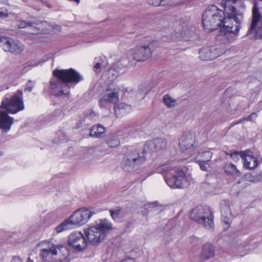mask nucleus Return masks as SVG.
Masks as SVG:
<instances>
[{"label": "nucleus", "mask_w": 262, "mask_h": 262, "mask_svg": "<svg viewBox=\"0 0 262 262\" xmlns=\"http://www.w3.org/2000/svg\"><path fill=\"white\" fill-rule=\"evenodd\" d=\"M224 10L216 6H208L203 12L202 22L206 32L212 31L220 28L218 38H226L229 42L234 40L241 29L244 15L242 9L245 6L241 0H223L222 1Z\"/></svg>", "instance_id": "obj_1"}, {"label": "nucleus", "mask_w": 262, "mask_h": 262, "mask_svg": "<svg viewBox=\"0 0 262 262\" xmlns=\"http://www.w3.org/2000/svg\"><path fill=\"white\" fill-rule=\"evenodd\" d=\"M53 77L49 82V89L55 96L65 97L70 93V83H77L82 80V76L74 69H56Z\"/></svg>", "instance_id": "obj_2"}, {"label": "nucleus", "mask_w": 262, "mask_h": 262, "mask_svg": "<svg viewBox=\"0 0 262 262\" xmlns=\"http://www.w3.org/2000/svg\"><path fill=\"white\" fill-rule=\"evenodd\" d=\"M157 171L164 174L167 184L171 188H183L187 183L186 175L183 170L170 165H163L157 168Z\"/></svg>", "instance_id": "obj_3"}, {"label": "nucleus", "mask_w": 262, "mask_h": 262, "mask_svg": "<svg viewBox=\"0 0 262 262\" xmlns=\"http://www.w3.org/2000/svg\"><path fill=\"white\" fill-rule=\"evenodd\" d=\"M39 254L43 262H69L70 260L69 251L61 245H52L49 248L42 249Z\"/></svg>", "instance_id": "obj_4"}, {"label": "nucleus", "mask_w": 262, "mask_h": 262, "mask_svg": "<svg viewBox=\"0 0 262 262\" xmlns=\"http://www.w3.org/2000/svg\"><path fill=\"white\" fill-rule=\"evenodd\" d=\"M112 229V224L106 219L101 220L96 226L84 230L88 241L93 244L100 243L106 235V232Z\"/></svg>", "instance_id": "obj_5"}, {"label": "nucleus", "mask_w": 262, "mask_h": 262, "mask_svg": "<svg viewBox=\"0 0 262 262\" xmlns=\"http://www.w3.org/2000/svg\"><path fill=\"white\" fill-rule=\"evenodd\" d=\"M146 152H144L143 148L142 152L133 149L128 150L124 154L121 162L122 169L127 172H130L137 169L146 160Z\"/></svg>", "instance_id": "obj_6"}, {"label": "nucleus", "mask_w": 262, "mask_h": 262, "mask_svg": "<svg viewBox=\"0 0 262 262\" xmlns=\"http://www.w3.org/2000/svg\"><path fill=\"white\" fill-rule=\"evenodd\" d=\"M191 220L203 225L208 229L213 228V214L208 206H198L193 209L190 214Z\"/></svg>", "instance_id": "obj_7"}, {"label": "nucleus", "mask_w": 262, "mask_h": 262, "mask_svg": "<svg viewBox=\"0 0 262 262\" xmlns=\"http://www.w3.org/2000/svg\"><path fill=\"white\" fill-rule=\"evenodd\" d=\"M22 96V91L18 90L11 98H6L3 100L0 108L7 110L10 114H15L23 110L24 105Z\"/></svg>", "instance_id": "obj_8"}, {"label": "nucleus", "mask_w": 262, "mask_h": 262, "mask_svg": "<svg viewBox=\"0 0 262 262\" xmlns=\"http://www.w3.org/2000/svg\"><path fill=\"white\" fill-rule=\"evenodd\" d=\"M118 89L113 85H108L105 89V94L99 99L101 108H110L112 104H115L119 101Z\"/></svg>", "instance_id": "obj_9"}, {"label": "nucleus", "mask_w": 262, "mask_h": 262, "mask_svg": "<svg viewBox=\"0 0 262 262\" xmlns=\"http://www.w3.org/2000/svg\"><path fill=\"white\" fill-rule=\"evenodd\" d=\"M96 211L94 208H81L76 210L70 217V222L72 225L81 226L88 222Z\"/></svg>", "instance_id": "obj_10"}, {"label": "nucleus", "mask_w": 262, "mask_h": 262, "mask_svg": "<svg viewBox=\"0 0 262 262\" xmlns=\"http://www.w3.org/2000/svg\"><path fill=\"white\" fill-rule=\"evenodd\" d=\"M0 46L6 51L14 54H19L24 50L23 45L18 40L0 36Z\"/></svg>", "instance_id": "obj_11"}, {"label": "nucleus", "mask_w": 262, "mask_h": 262, "mask_svg": "<svg viewBox=\"0 0 262 262\" xmlns=\"http://www.w3.org/2000/svg\"><path fill=\"white\" fill-rule=\"evenodd\" d=\"M69 245L77 251L84 250L87 246V241L83 234L80 232H73L68 238Z\"/></svg>", "instance_id": "obj_12"}, {"label": "nucleus", "mask_w": 262, "mask_h": 262, "mask_svg": "<svg viewBox=\"0 0 262 262\" xmlns=\"http://www.w3.org/2000/svg\"><path fill=\"white\" fill-rule=\"evenodd\" d=\"M249 151H242L241 158L243 160L244 167L249 169H254L262 162V158L254 156Z\"/></svg>", "instance_id": "obj_13"}, {"label": "nucleus", "mask_w": 262, "mask_h": 262, "mask_svg": "<svg viewBox=\"0 0 262 262\" xmlns=\"http://www.w3.org/2000/svg\"><path fill=\"white\" fill-rule=\"evenodd\" d=\"M167 146V142L163 138H156L147 141L143 147L144 152L146 153L164 150Z\"/></svg>", "instance_id": "obj_14"}, {"label": "nucleus", "mask_w": 262, "mask_h": 262, "mask_svg": "<svg viewBox=\"0 0 262 262\" xmlns=\"http://www.w3.org/2000/svg\"><path fill=\"white\" fill-rule=\"evenodd\" d=\"M223 53L220 49L215 46L205 47L199 51V57L202 60H213Z\"/></svg>", "instance_id": "obj_15"}, {"label": "nucleus", "mask_w": 262, "mask_h": 262, "mask_svg": "<svg viewBox=\"0 0 262 262\" xmlns=\"http://www.w3.org/2000/svg\"><path fill=\"white\" fill-rule=\"evenodd\" d=\"M141 46L136 47L132 52L134 59L136 62L144 61L151 56V51L150 46Z\"/></svg>", "instance_id": "obj_16"}, {"label": "nucleus", "mask_w": 262, "mask_h": 262, "mask_svg": "<svg viewBox=\"0 0 262 262\" xmlns=\"http://www.w3.org/2000/svg\"><path fill=\"white\" fill-rule=\"evenodd\" d=\"M232 205V203L228 200H223L220 203L222 220L223 222L228 226L231 223L232 216L231 208Z\"/></svg>", "instance_id": "obj_17"}, {"label": "nucleus", "mask_w": 262, "mask_h": 262, "mask_svg": "<svg viewBox=\"0 0 262 262\" xmlns=\"http://www.w3.org/2000/svg\"><path fill=\"white\" fill-rule=\"evenodd\" d=\"M193 136L188 133L184 134L179 139V145L182 152H189L194 149Z\"/></svg>", "instance_id": "obj_18"}, {"label": "nucleus", "mask_w": 262, "mask_h": 262, "mask_svg": "<svg viewBox=\"0 0 262 262\" xmlns=\"http://www.w3.org/2000/svg\"><path fill=\"white\" fill-rule=\"evenodd\" d=\"M8 111H0V129L4 132L9 131L14 122L12 117L8 115Z\"/></svg>", "instance_id": "obj_19"}, {"label": "nucleus", "mask_w": 262, "mask_h": 262, "mask_svg": "<svg viewBox=\"0 0 262 262\" xmlns=\"http://www.w3.org/2000/svg\"><path fill=\"white\" fill-rule=\"evenodd\" d=\"M32 34L48 33L51 28L50 25L46 21H32Z\"/></svg>", "instance_id": "obj_20"}, {"label": "nucleus", "mask_w": 262, "mask_h": 262, "mask_svg": "<svg viewBox=\"0 0 262 262\" xmlns=\"http://www.w3.org/2000/svg\"><path fill=\"white\" fill-rule=\"evenodd\" d=\"M214 256V248L211 244H206L202 248V250L200 254V259L201 261H204Z\"/></svg>", "instance_id": "obj_21"}, {"label": "nucleus", "mask_w": 262, "mask_h": 262, "mask_svg": "<svg viewBox=\"0 0 262 262\" xmlns=\"http://www.w3.org/2000/svg\"><path fill=\"white\" fill-rule=\"evenodd\" d=\"M114 110L116 117H119L128 113L131 110V107L130 105L120 102L114 104Z\"/></svg>", "instance_id": "obj_22"}, {"label": "nucleus", "mask_w": 262, "mask_h": 262, "mask_svg": "<svg viewBox=\"0 0 262 262\" xmlns=\"http://www.w3.org/2000/svg\"><path fill=\"white\" fill-rule=\"evenodd\" d=\"M105 128L100 124L93 125L90 128V136L91 137L99 138L105 133Z\"/></svg>", "instance_id": "obj_23"}, {"label": "nucleus", "mask_w": 262, "mask_h": 262, "mask_svg": "<svg viewBox=\"0 0 262 262\" xmlns=\"http://www.w3.org/2000/svg\"><path fill=\"white\" fill-rule=\"evenodd\" d=\"M136 61L134 59V56L131 54H127L125 57L120 58L118 62L119 66H122L126 68H131L136 65Z\"/></svg>", "instance_id": "obj_24"}, {"label": "nucleus", "mask_w": 262, "mask_h": 262, "mask_svg": "<svg viewBox=\"0 0 262 262\" xmlns=\"http://www.w3.org/2000/svg\"><path fill=\"white\" fill-rule=\"evenodd\" d=\"M225 172L230 175L239 177L241 172L236 167L235 165L230 163H226L224 166Z\"/></svg>", "instance_id": "obj_25"}, {"label": "nucleus", "mask_w": 262, "mask_h": 262, "mask_svg": "<svg viewBox=\"0 0 262 262\" xmlns=\"http://www.w3.org/2000/svg\"><path fill=\"white\" fill-rule=\"evenodd\" d=\"M98 118V115L92 110L90 109L85 112L83 122L88 124L91 122L97 121Z\"/></svg>", "instance_id": "obj_26"}, {"label": "nucleus", "mask_w": 262, "mask_h": 262, "mask_svg": "<svg viewBox=\"0 0 262 262\" xmlns=\"http://www.w3.org/2000/svg\"><path fill=\"white\" fill-rule=\"evenodd\" d=\"M106 143L110 147H116L120 144V140L116 134H111L106 139Z\"/></svg>", "instance_id": "obj_27"}, {"label": "nucleus", "mask_w": 262, "mask_h": 262, "mask_svg": "<svg viewBox=\"0 0 262 262\" xmlns=\"http://www.w3.org/2000/svg\"><path fill=\"white\" fill-rule=\"evenodd\" d=\"M212 152L210 151H206L199 153L195 157L196 161H200L209 162L212 157Z\"/></svg>", "instance_id": "obj_28"}, {"label": "nucleus", "mask_w": 262, "mask_h": 262, "mask_svg": "<svg viewBox=\"0 0 262 262\" xmlns=\"http://www.w3.org/2000/svg\"><path fill=\"white\" fill-rule=\"evenodd\" d=\"M72 223L70 222V219L65 220L60 225L55 228V231L57 233H60L64 230H68L71 228Z\"/></svg>", "instance_id": "obj_29"}, {"label": "nucleus", "mask_w": 262, "mask_h": 262, "mask_svg": "<svg viewBox=\"0 0 262 262\" xmlns=\"http://www.w3.org/2000/svg\"><path fill=\"white\" fill-rule=\"evenodd\" d=\"M122 209L120 207L114 210H110V212L112 217L116 222H120L123 217L121 214Z\"/></svg>", "instance_id": "obj_30"}, {"label": "nucleus", "mask_w": 262, "mask_h": 262, "mask_svg": "<svg viewBox=\"0 0 262 262\" xmlns=\"http://www.w3.org/2000/svg\"><path fill=\"white\" fill-rule=\"evenodd\" d=\"M163 102L168 108L173 107L176 105V100L170 97L168 95H165L163 97Z\"/></svg>", "instance_id": "obj_31"}, {"label": "nucleus", "mask_w": 262, "mask_h": 262, "mask_svg": "<svg viewBox=\"0 0 262 262\" xmlns=\"http://www.w3.org/2000/svg\"><path fill=\"white\" fill-rule=\"evenodd\" d=\"M149 91V88L146 84L141 85L139 87V93L137 94L138 98L143 99Z\"/></svg>", "instance_id": "obj_32"}, {"label": "nucleus", "mask_w": 262, "mask_h": 262, "mask_svg": "<svg viewBox=\"0 0 262 262\" xmlns=\"http://www.w3.org/2000/svg\"><path fill=\"white\" fill-rule=\"evenodd\" d=\"M94 62L95 63V64L94 66L95 71L97 73L100 72L101 68L104 67V65H103L102 60L99 58H96L95 59Z\"/></svg>", "instance_id": "obj_33"}, {"label": "nucleus", "mask_w": 262, "mask_h": 262, "mask_svg": "<svg viewBox=\"0 0 262 262\" xmlns=\"http://www.w3.org/2000/svg\"><path fill=\"white\" fill-rule=\"evenodd\" d=\"M32 21H26V20H20L18 24V27L19 28H29L31 29Z\"/></svg>", "instance_id": "obj_34"}, {"label": "nucleus", "mask_w": 262, "mask_h": 262, "mask_svg": "<svg viewBox=\"0 0 262 262\" xmlns=\"http://www.w3.org/2000/svg\"><path fill=\"white\" fill-rule=\"evenodd\" d=\"M196 161L199 165L201 169V170L205 171H208V169L210 168L209 162H203V161Z\"/></svg>", "instance_id": "obj_35"}, {"label": "nucleus", "mask_w": 262, "mask_h": 262, "mask_svg": "<svg viewBox=\"0 0 262 262\" xmlns=\"http://www.w3.org/2000/svg\"><path fill=\"white\" fill-rule=\"evenodd\" d=\"M241 152H242V151L238 152L237 151H234L233 152H230V153L226 152V155H230V157L233 159H234L236 161V160H238L239 159L238 157L239 156L241 157Z\"/></svg>", "instance_id": "obj_36"}, {"label": "nucleus", "mask_w": 262, "mask_h": 262, "mask_svg": "<svg viewBox=\"0 0 262 262\" xmlns=\"http://www.w3.org/2000/svg\"><path fill=\"white\" fill-rule=\"evenodd\" d=\"M160 207V206L157 205V202L151 203H149L148 205V208L151 209V211H158V212H160L161 211V210H159L158 208Z\"/></svg>", "instance_id": "obj_37"}, {"label": "nucleus", "mask_w": 262, "mask_h": 262, "mask_svg": "<svg viewBox=\"0 0 262 262\" xmlns=\"http://www.w3.org/2000/svg\"><path fill=\"white\" fill-rule=\"evenodd\" d=\"M8 16V12L7 9L0 8V18H6Z\"/></svg>", "instance_id": "obj_38"}, {"label": "nucleus", "mask_w": 262, "mask_h": 262, "mask_svg": "<svg viewBox=\"0 0 262 262\" xmlns=\"http://www.w3.org/2000/svg\"><path fill=\"white\" fill-rule=\"evenodd\" d=\"M31 80H29L28 83H26V86L24 89V91L31 92L33 88V85L31 83Z\"/></svg>", "instance_id": "obj_39"}, {"label": "nucleus", "mask_w": 262, "mask_h": 262, "mask_svg": "<svg viewBox=\"0 0 262 262\" xmlns=\"http://www.w3.org/2000/svg\"><path fill=\"white\" fill-rule=\"evenodd\" d=\"M148 3L149 5L154 6H161L160 0H149Z\"/></svg>", "instance_id": "obj_40"}, {"label": "nucleus", "mask_w": 262, "mask_h": 262, "mask_svg": "<svg viewBox=\"0 0 262 262\" xmlns=\"http://www.w3.org/2000/svg\"><path fill=\"white\" fill-rule=\"evenodd\" d=\"M161 6H165L171 4V0H160Z\"/></svg>", "instance_id": "obj_41"}, {"label": "nucleus", "mask_w": 262, "mask_h": 262, "mask_svg": "<svg viewBox=\"0 0 262 262\" xmlns=\"http://www.w3.org/2000/svg\"><path fill=\"white\" fill-rule=\"evenodd\" d=\"M256 117V114L255 113H251L249 116L244 119L246 121H251L253 119H255Z\"/></svg>", "instance_id": "obj_42"}, {"label": "nucleus", "mask_w": 262, "mask_h": 262, "mask_svg": "<svg viewBox=\"0 0 262 262\" xmlns=\"http://www.w3.org/2000/svg\"><path fill=\"white\" fill-rule=\"evenodd\" d=\"M11 262H23V260L19 256L16 255L12 257Z\"/></svg>", "instance_id": "obj_43"}, {"label": "nucleus", "mask_w": 262, "mask_h": 262, "mask_svg": "<svg viewBox=\"0 0 262 262\" xmlns=\"http://www.w3.org/2000/svg\"><path fill=\"white\" fill-rule=\"evenodd\" d=\"M189 240L191 243H195L199 241V239L194 236H192L189 237Z\"/></svg>", "instance_id": "obj_44"}, {"label": "nucleus", "mask_w": 262, "mask_h": 262, "mask_svg": "<svg viewBox=\"0 0 262 262\" xmlns=\"http://www.w3.org/2000/svg\"><path fill=\"white\" fill-rule=\"evenodd\" d=\"M120 262H134V260L132 258H129L127 259L121 260Z\"/></svg>", "instance_id": "obj_45"}, {"label": "nucleus", "mask_w": 262, "mask_h": 262, "mask_svg": "<svg viewBox=\"0 0 262 262\" xmlns=\"http://www.w3.org/2000/svg\"><path fill=\"white\" fill-rule=\"evenodd\" d=\"M242 122V120L239 121H237V122H233V123H232L231 124H230V126L231 127H232L234 125H236V124H238L240 123H241Z\"/></svg>", "instance_id": "obj_46"}, {"label": "nucleus", "mask_w": 262, "mask_h": 262, "mask_svg": "<svg viewBox=\"0 0 262 262\" xmlns=\"http://www.w3.org/2000/svg\"><path fill=\"white\" fill-rule=\"evenodd\" d=\"M26 262H33V260L31 259L30 257H29Z\"/></svg>", "instance_id": "obj_47"}, {"label": "nucleus", "mask_w": 262, "mask_h": 262, "mask_svg": "<svg viewBox=\"0 0 262 262\" xmlns=\"http://www.w3.org/2000/svg\"><path fill=\"white\" fill-rule=\"evenodd\" d=\"M128 134H129V135H131V136H132V135H133V131H132V132H128Z\"/></svg>", "instance_id": "obj_48"}]
</instances>
